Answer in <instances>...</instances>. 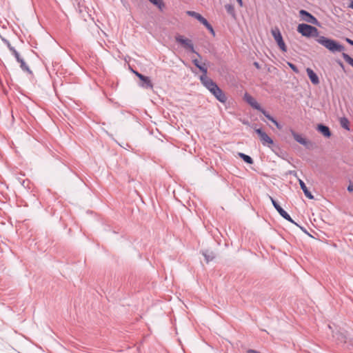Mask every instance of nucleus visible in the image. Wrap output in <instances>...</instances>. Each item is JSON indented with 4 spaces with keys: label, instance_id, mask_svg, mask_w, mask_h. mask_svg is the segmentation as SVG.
Listing matches in <instances>:
<instances>
[{
    "label": "nucleus",
    "instance_id": "nucleus-1",
    "mask_svg": "<svg viewBox=\"0 0 353 353\" xmlns=\"http://www.w3.org/2000/svg\"><path fill=\"white\" fill-rule=\"evenodd\" d=\"M316 41L329 50L332 52H342L345 48L335 40L327 38L324 36H319Z\"/></svg>",
    "mask_w": 353,
    "mask_h": 353
},
{
    "label": "nucleus",
    "instance_id": "nucleus-2",
    "mask_svg": "<svg viewBox=\"0 0 353 353\" xmlns=\"http://www.w3.org/2000/svg\"><path fill=\"white\" fill-rule=\"evenodd\" d=\"M297 31L304 37L317 38L319 37V30L316 28L305 23L299 24L297 27Z\"/></svg>",
    "mask_w": 353,
    "mask_h": 353
},
{
    "label": "nucleus",
    "instance_id": "nucleus-3",
    "mask_svg": "<svg viewBox=\"0 0 353 353\" xmlns=\"http://www.w3.org/2000/svg\"><path fill=\"white\" fill-rule=\"evenodd\" d=\"M271 34L281 51L287 52V46L283 39L281 31L279 28L275 27L271 30Z\"/></svg>",
    "mask_w": 353,
    "mask_h": 353
},
{
    "label": "nucleus",
    "instance_id": "nucleus-4",
    "mask_svg": "<svg viewBox=\"0 0 353 353\" xmlns=\"http://www.w3.org/2000/svg\"><path fill=\"white\" fill-rule=\"evenodd\" d=\"M200 80L202 84L213 94L219 88L217 84L206 75H201Z\"/></svg>",
    "mask_w": 353,
    "mask_h": 353
},
{
    "label": "nucleus",
    "instance_id": "nucleus-5",
    "mask_svg": "<svg viewBox=\"0 0 353 353\" xmlns=\"http://www.w3.org/2000/svg\"><path fill=\"white\" fill-rule=\"evenodd\" d=\"M200 80L202 84L213 94L219 88L217 84L206 75H201Z\"/></svg>",
    "mask_w": 353,
    "mask_h": 353
},
{
    "label": "nucleus",
    "instance_id": "nucleus-6",
    "mask_svg": "<svg viewBox=\"0 0 353 353\" xmlns=\"http://www.w3.org/2000/svg\"><path fill=\"white\" fill-rule=\"evenodd\" d=\"M290 132L296 142L304 145L307 148H308L310 147V145H311V142L310 141H308L305 138L303 137L301 134L296 132L292 129H290Z\"/></svg>",
    "mask_w": 353,
    "mask_h": 353
},
{
    "label": "nucleus",
    "instance_id": "nucleus-7",
    "mask_svg": "<svg viewBox=\"0 0 353 353\" xmlns=\"http://www.w3.org/2000/svg\"><path fill=\"white\" fill-rule=\"evenodd\" d=\"M299 14L303 21L314 25L319 24L318 20L306 10H301L299 11Z\"/></svg>",
    "mask_w": 353,
    "mask_h": 353
},
{
    "label": "nucleus",
    "instance_id": "nucleus-8",
    "mask_svg": "<svg viewBox=\"0 0 353 353\" xmlns=\"http://www.w3.org/2000/svg\"><path fill=\"white\" fill-rule=\"evenodd\" d=\"M255 132L260 137V140L263 145H268L273 144V140L261 129H256Z\"/></svg>",
    "mask_w": 353,
    "mask_h": 353
},
{
    "label": "nucleus",
    "instance_id": "nucleus-9",
    "mask_svg": "<svg viewBox=\"0 0 353 353\" xmlns=\"http://www.w3.org/2000/svg\"><path fill=\"white\" fill-rule=\"evenodd\" d=\"M176 41L181 43L185 48L190 50L192 52H195L194 46L191 41V40L188 39H185L182 36L176 37Z\"/></svg>",
    "mask_w": 353,
    "mask_h": 353
},
{
    "label": "nucleus",
    "instance_id": "nucleus-10",
    "mask_svg": "<svg viewBox=\"0 0 353 353\" xmlns=\"http://www.w3.org/2000/svg\"><path fill=\"white\" fill-rule=\"evenodd\" d=\"M244 99L245 101L250 105L253 108L256 110L261 109V105L258 103V102L255 100L254 97L250 95L248 93H245L244 95Z\"/></svg>",
    "mask_w": 353,
    "mask_h": 353
},
{
    "label": "nucleus",
    "instance_id": "nucleus-11",
    "mask_svg": "<svg viewBox=\"0 0 353 353\" xmlns=\"http://www.w3.org/2000/svg\"><path fill=\"white\" fill-rule=\"evenodd\" d=\"M307 74L314 85H318L319 83V79L316 74L310 68L306 69Z\"/></svg>",
    "mask_w": 353,
    "mask_h": 353
},
{
    "label": "nucleus",
    "instance_id": "nucleus-12",
    "mask_svg": "<svg viewBox=\"0 0 353 353\" xmlns=\"http://www.w3.org/2000/svg\"><path fill=\"white\" fill-rule=\"evenodd\" d=\"M213 95L221 103H224L227 101V97L225 94L219 87L218 89H216V91H215Z\"/></svg>",
    "mask_w": 353,
    "mask_h": 353
},
{
    "label": "nucleus",
    "instance_id": "nucleus-13",
    "mask_svg": "<svg viewBox=\"0 0 353 353\" xmlns=\"http://www.w3.org/2000/svg\"><path fill=\"white\" fill-rule=\"evenodd\" d=\"M188 14L191 16L195 19H196L200 23H201L203 26L207 23L208 21L199 13L196 12L194 11H188Z\"/></svg>",
    "mask_w": 353,
    "mask_h": 353
},
{
    "label": "nucleus",
    "instance_id": "nucleus-14",
    "mask_svg": "<svg viewBox=\"0 0 353 353\" xmlns=\"http://www.w3.org/2000/svg\"><path fill=\"white\" fill-rule=\"evenodd\" d=\"M317 130L320 132L324 137L329 138L331 136V132L329 128L323 124H319L317 126Z\"/></svg>",
    "mask_w": 353,
    "mask_h": 353
},
{
    "label": "nucleus",
    "instance_id": "nucleus-15",
    "mask_svg": "<svg viewBox=\"0 0 353 353\" xmlns=\"http://www.w3.org/2000/svg\"><path fill=\"white\" fill-rule=\"evenodd\" d=\"M299 183L300 187H301V190L303 191L304 194L305 195V196L307 197L310 199H314V196L307 190L305 183L301 179H299Z\"/></svg>",
    "mask_w": 353,
    "mask_h": 353
},
{
    "label": "nucleus",
    "instance_id": "nucleus-16",
    "mask_svg": "<svg viewBox=\"0 0 353 353\" xmlns=\"http://www.w3.org/2000/svg\"><path fill=\"white\" fill-rule=\"evenodd\" d=\"M202 254L205 257V259L207 263L212 261L215 258V254L209 250H205L202 252Z\"/></svg>",
    "mask_w": 353,
    "mask_h": 353
},
{
    "label": "nucleus",
    "instance_id": "nucleus-17",
    "mask_svg": "<svg viewBox=\"0 0 353 353\" xmlns=\"http://www.w3.org/2000/svg\"><path fill=\"white\" fill-rule=\"evenodd\" d=\"M192 62L194 64V65L196 68H198L203 72L202 75H206L207 74L208 68H207V67L205 66V64L204 65H201L199 63V61L197 59H193Z\"/></svg>",
    "mask_w": 353,
    "mask_h": 353
},
{
    "label": "nucleus",
    "instance_id": "nucleus-18",
    "mask_svg": "<svg viewBox=\"0 0 353 353\" xmlns=\"http://www.w3.org/2000/svg\"><path fill=\"white\" fill-rule=\"evenodd\" d=\"M279 214L283 218L285 219V220L295 224V225H297L291 218V216L283 209V208H281L279 211H278Z\"/></svg>",
    "mask_w": 353,
    "mask_h": 353
},
{
    "label": "nucleus",
    "instance_id": "nucleus-19",
    "mask_svg": "<svg viewBox=\"0 0 353 353\" xmlns=\"http://www.w3.org/2000/svg\"><path fill=\"white\" fill-rule=\"evenodd\" d=\"M333 336L340 343H346V337L343 333L337 332L333 334Z\"/></svg>",
    "mask_w": 353,
    "mask_h": 353
},
{
    "label": "nucleus",
    "instance_id": "nucleus-20",
    "mask_svg": "<svg viewBox=\"0 0 353 353\" xmlns=\"http://www.w3.org/2000/svg\"><path fill=\"white\" fill-rule=\"evenodd\" d=\"M136 75L139 78L140 80L141 81H147V85L149 87H153V84L151 82L150 79H149V77H145L140 73H139L138 72H134Z\"/></svg>",
    "mask_w": 353,
    "mask_h": 353
},
{
    "label": "nucleus",
    "instance_id": "nucleus-21",
    "mask_svg": "<svg viewBox=\"0 0 353 353\" xmlns=\"http://www.w3.org/2000/svg\"><path fill=\"white\" fill-rule=\"evenodd\" d=\"M239 156L247 163L248 164H252L253 163V159L248 155L239 152Z\"/></svg>",
    "mask_w": 353,
    "mask_h": 353
},
{
    "label": "nucleus",
    "instance_id": "nucleus-22",
    "mask_svg": "<svg viewBox=\"0 0 353 353\" xmlns=\"http://www.w3.org/2000/svg\"><path fill=\"white\" fill-rule=\"evenodd\" d=\"M340 124L342 128H345L347 130H350L349 124L350 122L348 119L345 117H343L340 119Z\"/></svg>",
    "mask_w": 353,
    "mask_h": 353
},
{
    "label": "nucleus",
    "instance_id": "nucleus-23",
    "mask_svg": "<svg viewBox=\"0 0 353 353\" xmlns=\"http://www.w3.org/2000/svg\"><path fill=\"white\" fill-rule=\"evenodd\" d=\"M342 57L347 63H349L352 67H353V59L350 56H349L345 52H343Z\"/></svg>",
    "mask_w": 353,
    "mask_h": 353
},
{
    "label": "nucleus",
    "instance_id": "nucleus-24",
    "mask_svg": "<svg viewBox=\"0 0 353 353\" xmlns=\"http://www.w3.org/2000/svg\"><path fill=\"white\" fill-rule=\"evenodd\" d=\"M266 118L270 121H272L278 129H281V125L270 114L268 115H266Z\"/></svg>",
    "mask_w": 353,
    "mask_h": 353
},
{
    "label": "nucleus",
    "instance_id": "nucleus-25",
    "mask_svg": "<svg viewBox=\"0 0 353 353\" xmlns=\"http://www.w3.org/2000/svg\"><path fill=\"white\" fill-rule=\"evenodd\" d=\"M269 199H270L272 205H274V208L276 210V211L278 212L281 208H282L278 203L271 196H269Z\"/></svg>",
    "mask_w": 353,
    "mask_h": 353
},
{
    "label": "nucleus",
    "instance_id": "nucleus-26",
    "mask_svg": "<svg viewBox=\"0 0 353 353\" xmlns=\"http://www.w3.org/2000/svg\"><path fill=\"white\" fill-rule=\"evenodd\" d=\"M269 199H270L272 205H274V208L276 210V211L278 212L281 208H282L278 203L271 196H269Z\"/></svg>",
    "mask_w": 353,
    "mask_h": 353
},
{
    "label": "nucleus",
    "instance_id": "nucleus-27",
    "mask_svg": "<svg viewBox=\"0 0 353 353\" xmlns=\"http://www.w3.org/2000/svg\"><path fill=\"white\" fill-rule=\"evenodd\" d=\"M269 199H270L272 205H274V208L276 210V211L278 212L281 208H282L278 203L271 196H269Z\"/></svg>",
    "mask_w": 353,
    "mask_h": 353
},
{
    "label": "nucleus",
    "instance_id": "nucleus-28",
    "mask_svg": "<svg viewBox=\"0 0 353 353\" xmlns=\"http://www.w3.org/2000/svg\"><path fill=\"white\" fill-rule=\"evenodd\" d=\"M20 67L22 70L26 71V72H28L29 74H32V71L30 70V69L29 68V67L27 65V64L26 63L21 65Z\"/></svg>",
    "mask_w": 353,
    "mask_h": 353
},
{
    "label": "nucleus",
    "instance_id": "nucleus-29",
    "mask_svg": "<svg viewBox=\"0 0 353 353\" xmlns=\"http://www.w3.org/2000/svg\"><path fill=\"white\" fill-rule=\"evenodd\" d=\"M12 54L14 56V57L16 58L17 61L18 59H19L21 58L20 57V54H19V52L15 50V48H10V50Z\"/></svg>",
    "mask_w": 353,
    "mask_h": 353
},
{
    "label": "nucleus",
    "instance_id": "nucleus-30",
    "mask_svg": "<svg viewBox=\"0 0 353 353\" xmlns=\"http://www.w3.org/2000/svg\"><path fill=\"white\" fill-rule=\"evenodd\" d=\"M287 63H288V65H289V67H290V68H291V69H292V70L295 73H296V74H297V73H299V69L297 68V67H296L294 64H293V63H290V62H288Z\"/></svg>",
    "mask_w": 353,
    "mask_h": 353
},
{
    "label": "nucleus",
    "instance_id": "nucleus-31",
    "mask_svg": "<svg viewBox=\"0 0 353 353\" xmlns=\"http://www.w3.org/2000/svg\"><path fill=\"white\" fill-rule=\"evenodd\" d=\"M204 26L212 34V35H214V36L215 35L214 30L212 26L208 23V21Z\"/></svg>",
    "mask_w": 353,
    "mask_h": 353
},
{
    "label": "nucleus",
    "instance_id": "nucleus-32",
    "mask_svg": "<svg viewBox=\"0 0 353 353\" xmlns=\"http://www.w3.org/2000/svg\"><path fill=\"white\" fill-rule=\"evenodd\" d=\"M152 3L159 7L162 4L161 0H149Z\"/></svg>",
    "mask_w": 353,
    "mask_h": 353
},
{
    "label": "nucleus",
    "instance_id": "nucleus-33",
    "mask_svg": "<svg viewBox=\"0 0 353 353\" xmlns=\"http://www.w3.org/2000/svg\"><path fill=\"white\" fill-rule=\"evenodd\" d=\"M3 41L4 42V43L7 46V47L8 48L9 50H10V48H14V47H12L10 44V43L9 42V41H8L7 39H2Z\"/></svg>",
    "mask_w": 353,
    "mask_h": 353
},
{
    "label": "nucleus",
    "instance_id": "nucleus-34",
    "mask_svg": "<svg viewBox=\"0 0 353 353\" xmlns=\"http://www.w3.org/2000/svg\"><path fill=\"white\" fill-rule=\"evenodd\" d=\"M143 81V83H142V85H142L143 88H150V89H152V88H153V87H149V86H148V85H147V82H148V81Z\"/></svg>",
    "mask_w": 353,
    "mask_h": 353
},
{
    "label": "nucleus",
    "instance_id": "nucleus-35",
    "mask_svg": "<svg viewBox=\"0 0 353 353\" xmlns=\"http://www.w3.org/2000/svg\"><path fill=\"white\" fill-rule=\"evenodd\" d=\"M260 112H261L263 113V114L266 117V115H268L269 113H268L264 109H263L261 107V109L259 110Z\"/></svg>",
    "mask_w": 353,
    "mask_h": 353
},
{
    "label": "nucleus",
    "instance_id": "nucleus-36",
    "mask_svg": "<svg viewBox=\"0 0 353 353\" xmlns=\"http://www.w3.org/2000/svg\"><path fill=\"white\" fill-rule=\"evenodd\" d=\"M347 190L350 192H353V184H350L348 185Z\"/></svg>",
    "mask_w": 353,
    "mask_h": 353
},
{
    "label": "nucleus",
    "instance_id": "nucleus-37",
    "mask_svg": "<svg viewBox=\"0 0 353 353\" xmlns=\"http://www.w3.org/2000/svg\"><path fill=\"white\" fill-rule=\"evenodd\" d=\"M345 41L349 43L350 44L351 46H353V41L349 38H346L345 39Z\"/></svg>",
    "mask_w": 353,
    "mask_h": 353
},
{
    "label": "nucleus",
    "instance_id": "nucleus-38",
    "mask_svg": "<svg viewBox=\"0 0 353 353\" xmlns=\"http://www.w3.org/2000/svg\"><path fill=\"white\" fill-rule=\"evenodd\" d=\"M17 62L20 63V65L26 63L21 57L17 60Z\"/></svg>",
    "mask_w": 353,
    "mask_h": 353
},
{
    "label": "nucleus",
    "instance_id": "nucleus-39",
    "mask_svg": "<svg viewBox=\"0 0 353 353\" xmlns=\"http://www.w3.org/2000/svg\"><path fill=\"white\" fill-rule=\"evenodd\" d=\"M247 353H259V352L256 350H248L247 351Z\"/></svg>",
    "mask_w": 353,
    "mask_h": 353
},
{
    "label": "nucleus",
    "instance_id": "nucleus-40",
    "mask_svg": "<svg viewBox=\"0 0 353 353\" xmlns=\"http://www.w3.org/2000/svg\"><path fill=\"white\" fill-rule=\"evenodd\" d=\"M254 65L257 68V69H259L260 68V65L259 64L258 62H254Z\"/></svg>",
    "mask_w": 353,
    "mask_h": 353
},
{
    "label": "nucleus",
    "instance_id": "nucleus-41",
    "mask_svg": "<svg viewBox=\"0 0 353 353\" xmlns=\"http://www.w3.org/2000/svg\"><path fill=\"white\" fill-rule=\"evenodd\" d=\"M338 63H339V65L341 67V68L344 69L343 63L341 61H340Z\"/></svg>",
    "mask_w": 353,
    "mask_h": 353
},
{
    "label": "nucleus",
    "instance_id": "nucleus-42",
    "mask_svg": "<svg viewBox=\"0 0 353 353\" xmlns=\"http://www.w3.org/2000/svg\"><path fill=\"white\" fill-rule=\"evenodd\" d=\"M349 7H350V8H351L352 9H353V0H352V1H351V2H350V4Z\"/></svg>",
    "mask_w": 353,
    "mask_h": 353
},
{
    "label": "nucleus",
    "instance_id": "nucleus-43",
    "mask_svg": "<svg viewBox=\"0 0 353 353\" xmlns=\"http://www.w3.org/2000/svg\"><path fill=\"white\" fill-rule=\"evenodd\" d=\"M236 1L240 4L241 6L243 5L242 0H236Z\"/></svg>",
    "mask_w": 353,
    "mask_h": 353
},
{
    "label": "nucleus",
    "instance_id": "nucleus-44",
    "mask_svg": "<svg viewBox=\"0 0 353 353\" xmlns=\"http://www.w3.org/2000/svg\"><path fill=\"white\" fill-rule=\"evenodd\" d=\"M328 327L331 330L332 329V327L331 325H328Z\"/></svg>",
    "mask_w": 353,
    "mask_h": 353
}]
</instances>
